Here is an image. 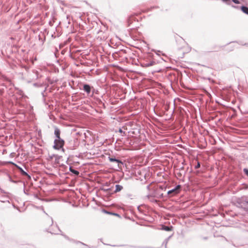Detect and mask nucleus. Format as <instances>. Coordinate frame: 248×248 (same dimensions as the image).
<instances>
[{
	"label": "nucleus",
	"mask_w": 248,
	"mask_h": 248,
	"mask_svg": "<svg viewBox=\"0 0 248 248\" xmlns=\"http://www.w3.org/2000/svg\"><path fill=\"white\" fill-rule=\"evenodd\" d=\"M54 143L55 145L54 146V148L56 149L59 150L63 146L64 141L61 139H58L55 140Z\"/></svg>",
	"instance_id": "nucleus-1"
},
{
	"label": "nucleus",
	"mask_w": 248,
	"mask_h": 248,
	"mask_svg": "<svg viewBox=\"0 0 248 248\" xmlns=\"http://www.w3.org/2000/svg\"><path fill=\"white\" fill-rule=\"evenodd\" d=\"M180 187L181 186L180 185H178L174 189L169 190L168 192V194L169 195H175L179 193Z\"/></svg>",
	"instance_id": "nucleus-2"
},
{
	"label": "nucleus",
	"mask_w": 248,
	"mask_h": 248,
	"mask_svg": "<svg viewBox=\"0 0 248 248\" xmlns=\"http://www.w3.org/2000/svg\"><path fill=\"white\" fill-rule=\"evenodd\" d=\"M83 90L88 93H89L91 92V87L89 85L85 84L83 86Z\"/></svg>",
	"instance_id": "nucleus-3"
},
{
	"label": "nucleus",
	"mask_w": 248,
	"mask_h": 248,
	"mask_svg": "<svg viewBox=\"0 0 248 248\" xmlns=\"http://www.w3.org/2000/svg\"><path fill=\"white\" fill-rule=\"evenodd\" d=\"M55 135H56V137L57 138V139H61L60 138V131L57 128H55Z\"/></svg>",
	"instance_id": "nucleus-4"
},
{
	"label": "nucleus",
	"mask_w": 248,
	"mask_h": 248,
	"mask_svg": "<svg viewBox=\"0 0 248 248\" xmlns=\"http://www.w3.org/2000/svg\"><path fill=\"white\" fill-rule=\"evenodd\" d=\"M115 187H116V189H115V190L114 191L115 193H117L118 192L120 191L123 189V188L122 186H120V185H116Z\"/></svg>",
	"instance_id": "nucleus-5"
},
{
	"label": "nucleus",
	"mask_w": 248,
	"mask_h": 248,
	"mask_svg": "<svg viewBox=\"0 0 248 248\" xmlns=\"http://www.w3.org/2000/svg\"><path fill=\"white\" fill-rule=\"evenodd\" d=\"M241 9L244 13L248 15V7L243 6L241 7Z\"/></svg>",
	"instance_id": "nucleus-6"
},
{
	"label": "nucleus",
	"mask_w": 248,
	"mask_h": 248,
	"mask_svg": "<svg viewBox=\"0 0 248 248\" xmlns=\"http://www.w3.org/2000/svg\"><path fill=\"white\" fill-rule=\"evenodd\" d=\"M109 160L111 162H116L118 163V164L120 163L122 164V163L120 160H119L117 159L114 158L109 157Z\"/></svg>",
	"instance_id": "nucleus-7"
},
{
	"label": "nucleus",
	"mask_w": 248,
	"mask_h": 248,
	"mask_svg": "<svg viewBox=\"0 0 248 248\" xmlns=\"http://www.w3.org/2000/svg\"><path fill=\"white\" fill-rule=\"evenodd\" d=\"M70 170L71 172H72V173H73L74 174H75L77 175L79 174V172L78 171L73 169L72 168H70Z\"/></svg>",
	"instance_id": "nucleus-8"
},
{
	"label": "nucleus",
	"mask_w": 248,
	"mask_h": 248,
	"mask_svg": "<svg viewBox=\"0 0 248 248\" xmlns=\"http://www.w3.org/2000/svg\"><path fill=\"white\" fill-rule=\"evenodd\" d=\"M119 132L122 134V136H126V133L125 132H123L122 129H119Z\"/></svg>",
	"instance_id": "nucleus-9"
},
{
	"label": "nucleus",
	"mask_w": 248,
	"mask_h": 248,
	"mask_svg": "<svg viewBox=\"0 0 248 248\" xmlns=\"http://www.w3.org/2000/svg\"><path fill=\"white\" fill-rule=\"evenodd\" d=\"M244 172L245 173V174L248 176V170L247 169H244Z\"/></svg>",
	"instance_id": "nucleus-10"
},
{
	"label": "nucleus",
	"mask_w": 248,
	"mask_h": 248,
	"mask_svg": "<svg viewBox=\"0 0 248 248\" xmlns=\"http://www.w3.org/2000/svg\"><path fill=\"white\" fill-rule=\"evenodd\" d=\"M232 1L234 3H236V4H239V3H240L239 1V0H232Z\"/></svg>",
	"instance_id": "nucleus-11"
},
{
	"label": "nucleus",
	"mask_w": 248,
	"mask_h": 248,
	"mask_svg": "<svg viewBox=\"0 0 248 248\" xmlns=\"http://www.w3.org/2000/svg\"><path fill=\"white\" fill-rule=\"evenodd\" d=\"M200 167V164L199 162H198L197 165L195 166V169H198Z\"/></svg>",
	"instance_id": "nucleus-12"
},
{
	"label": "nucleus",
	"mask_w": 248,
	"mask_h": 248,
	"mask_svg": "<svg viewBox=\"0 0 248 248\" xmlns=\"http://www.w3.org/2000/svg\"><path fill=\"white\" fill-rule=\"evenodd\" d=\"M22 174L24 175H28L27 173L23 170H22Z\"/></svg>",
	"instance_id": "nucleus-13"
},
{
	"label": "nucleus",
	"mask_w": 248,
	"mask_h": 248,
	"mask_svg": "<svg viewBox=\"0 0 248 248\" xmlns=\"http://www.w3.org/2000/svg\"><path fill=\"white\" fill-rule=\"evenodd\" d=\"M165 230H167V231H169V227H166V228H165Z\"/></svg>",
	"instance_id": "nucleus-14"
}]
</instances>
